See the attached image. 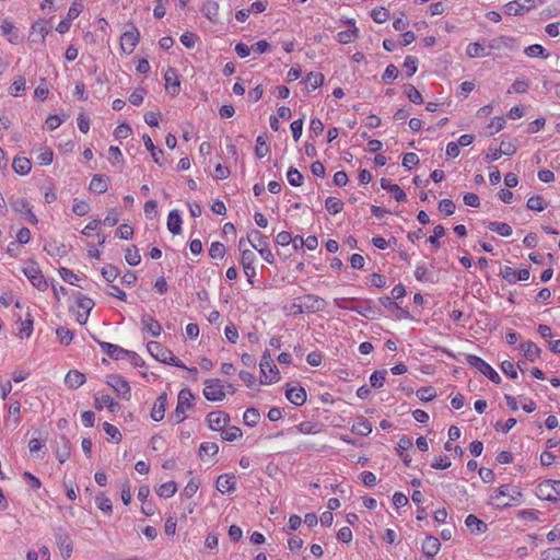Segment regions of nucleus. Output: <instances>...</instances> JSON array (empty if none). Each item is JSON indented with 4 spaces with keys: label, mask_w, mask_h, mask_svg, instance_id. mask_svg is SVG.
Returning <instances> with one entry per match:
<instances>
[{
    "label": "nucleus",
    "mask_w": 560,
    "mask_h": 560,
    "mask_svg": "<svg viewBox=\"0 0 560 560\" xmlns=\"http://www.w3.org/2000/svg\"><path fill=\"white\" fill-rule=\"evenodd\" d=\"M440 540L434 536H427L422 544V551L429 558H433L440 550Z\"/></svg>",
    "instance_id": "nucleus-23"
},
{
    "label": "nucleus",
    "mask_w": 560,
    "mask_h": 560,
    "mask_svg": "<svg viewBox=\"0 0 560 560\" xmlns=\"http://www.w3.org/2000/svg\"><path fill=\"white\" fill-rule=\"evenodd\" d=\"M466 361L469 365L477 369L480 373H482L485 376H487L493 383H495V384L501 383L500 375L495 372V370L490 364H488L481 358H479L475 354H468L466 357Z\"/></svg>",
    "instance_id": "nucleus-5"
},
{
    "label": "nucleus",
    "mask_w": 560,
    "mask_h": 560,
    "mask_svg": "<svg viewBox=\"0 0 560 560\" xmlns=\"http://www.w3.org/2000/svg\"><path fill=\"white\" fill-rule=\"evenodd\" d=\"M142 329L153 337H159L162 331V327L158 320H155L151 315L144 314L141 317Z\"/></svg>",
    "instance_id": "nucleus-17"
},
{
    "label": "nucleus",
    "mask_w": 560,
    "mask_h": 560,
    "mask_svg": "<svg viewBox=\"0 0 560 560\" xmlns=\"http://www.w3.org/2000/svg\"><path fill=\"white\" fill-rule=\"evenodd\" d=\"M12 168L19 175H27L31 172L32 163L27 158L15 156L12 162Z\"/></svg>",
    "instance_id": "nucleus-28"
},
{
    "label": "nucleus",
    "mask_w": 560,
    "mask_h": 560,
    "mask_svg": "<svg viewBox=\"0 0 560 560\" xmlns=\"http://www.w3.org/2000/svg\"><path fill=\"white\" fill-rule=\"evenodd\" d=\"M225 255V246L220 242H213L209 248V256L212 259L223 258Z\"/></svg>",
    "instance_id": "nucleus-53"
},
{
    "label": "nucleus",
    "mask_w": 560,
    "mask_h": 560,
    "mask_svg": "<svg viewBox=\"0 0 560 560\" xmlns=\"http://www.w3.org/2000/svg\"><path fill=\"white\" fill-rule=\"evenodd\" d=\"M418 164H419V158L416 153L409 152L404 155V158H402V166L404 167L411 170L412 167H415Z\"/></svg>",
    "instance_id": "nucleus-63"
},
{
    "label": "nucleus",
    "mask_w": 560,
    "mask_h": 560,
    "mask_svg": "<svg viewBox=\"0 0 560 560\" xmlns=\"http://www.w3.org/2000/svg\"><path fill=\"white\" fill-rule=\"evenodd\" d=\"M404 68L407 70V77H412L418 69V60L413 56H407L405 58Z\"/></svg>",
    "instance_id": "nucleus-59"
},
{
    "label": "nucleus",
    "mask_w": 560,
    "mask_h": 560,
    "mask_svg": "<svg viewBox=\"0 0 560 560\" xmlns=\"http://www.w3.org/2000/svg\"><path fill=\"white\" fill-rule=\"evenodd\" d=\"M147 349L150 352V354L158 361L162 363L170 362V359H172V351L167 348H164L160 342L158 341H150L147 343Z\"/></svg>",
    "instance_id": "nucleus-12"
},
{
    "label": "nucleus",
    "mask_w": 560,
    "mask_h": 560,
    "mask_svg": "<svg viewBox=\"0 0 560 560\" xmlns=\"http://www.w3.org/2000/svg\"><path fill=\"white\" fill-rule=\"evenodd\" d=\"M219 452V446L215 443L205 442L199 447V456L203 455L214 456Z\"/></svg>",
    "instance_id": "nucleus-55"
},
{
    "label": "nucleus",
    "mask_w": 560,
    "mask_h": 560,
    "mask_svg": "<svg viewBox=\"0 0 560 560\" xmlns=\"http://www.w3.org/2000/svg\"><path fill=\"white\" fill-rule=\"evenodd\" d=\"M526 206H527V208L529 210H535V211H542L546 208V203H545L544 198L541 196H532L527 200V205Z\"/></svg>",
    "instance_id": "nucleus-54"
},
{
    "label": "nucleus",
    "mask_w": 560,
    "mask_h": 560,
    "mask_svg": "<svg viewBox=\"0 0 560 560\" xmlns=\"http://www.w3.org/2000/svg\"><path fill=\"white\" fill-rule=\"evenodd\" d=\"M10 206L19 213H25L26 209L30 208V203L23 198L10 199Z\"/></svg>",
    "instance_id": "nucleus-60"
},
{
    "label": "nucleus",
    "mask_w": 560,
    "mask_h": 560,
    "mask_svg": "<svg viewBox=\"0 0 560 560\" xmlns=\"http://www.w3.org/2000/svg\"><path fill=\"white\" fill-rule=\"evenodd\" d=\"M445 233H446V231H445L444 226L436 225L433 230V235L429 236L428 242L430 244H432L433 246L439 247L440 246L439 238L444 236Z\"/></svg>",
    "instance_id": "nucleus-62"
},
{
    "label": "nucleus",
    "mask_w": 560,
    "mask_h": 560,
    "mask_svg": "<svg viewBox=\"0 0 560 560\" xmlns=\"http://www.w3.org/2000/svg\"><path fill=\"white\" fill-rule=\"evenodd\" d=\"M269 153V147L266 143L265 136L260 135L256 140L255 154L258 159L266 156Z\"/></svg>",
    "instance_id": "nucleus-48"
},
{
    "label": "nucleus",
    "mask_w": 560,
    "mask_h": 560,
    "mask_svg": "<svg viewBox=\"0 0 560 560\" xmlns=\"http://www.w3.org/2000/svg\"><path fill=\"white\" fill-rule=\"evenodd\" d=\"M182 223H183V221H182L178 210L170 211L168 217H167V230L172 234H174V235L180 234Z\"/></svg>",
    "instance_id": "nucleus-25"
},
{
    "label": "nucleus",
    "mask_w": 560,
    "mask_h": 560,
    "mask_svg": "<svg viewBox=\"0 0 560 560\" xmlns=\"http://www.w3.org/2000/svg\"><path fill=\"white\" fill-rule=\"evenodd\" d=\"M140 39V33L135 25L130 26V30L126 31L120 37L121 50L126 54H131Z\"/></svg>",
    "instance_id": "nucleus-10"
},
{
    "label": "nucleus",
    "mask_w": 560,
    "mask_h": 560,
    "mask_svg": "<svg viewBox=\"0 0 560 560\" xmlns=\"http://www.w3.org/2000/svg\"><path fill=\"white\" fill-rule=\"evenodd\" d=\"M325 207L330 214H337L342 211L343 202L336 197H328L325 201Z\"/></svg>",
    "instance_id": "nucleus-41"
},
{
    "label": "nucleus",
    "mask_w": 560,
    "mask_h": 560,
    "mask_svg": "<svg viewBox=\"0 0 560 560\" xmlns=\"http://www.w3.org/2000/svg\"><path fill=\"white\" fill-rule=\"evenodd\" d=\"M125 259L130 266H137L140 264L141 256L135 245H131L126 249Z\"/></svg>",
    "instance_id": "nucleus-43"
},
{
    "label": "nucleus",
    "mask_w": 560,
    "mask_h": 560,
    "mask_svg": "<svg viewBox=\"0 0 560 560\" xmlns=\"http://www.w3.org/2000/svg\"><path fill=\"white\" fill-rule=\"evenodd\" d=\"M248 242L250 245L258 250L261 257L269 264L275 261L272 252L269 249L266 236L259 231L255 230L248 235Z\"/></svg>",
    "instance_id": "nucleus-4"
},
{
    "label": "nucleus",
    "mask_w": 560,
    "mask_h": 560,
    "mask_svg": "<svg viewBox=\"0 0 560 560\" xmlns=\"http://www.w3.org/2000/svg\"><path fill=\"white\" fill-rule=\"evenodd\" d=\"M405 93L410 102L415 104L423 103L421 93L412 84L405 85Z\"/></svg>",
    "instance_id": "nucleus-45"
},
{
    "label": "nucleus",
    "mask_w": 560,
    "mask_h": 560,
    "mask_svg": "<svg viewBox=\"0 0 560 560\" xmlns=\"http://www.w3.org/2000/svg\"><path fill=\"white\" fill-rule=\"evenodd\" d=\"M285 396L295 406H302L306 401V392L301 386L288 388Z\"/></svg>",
    "instance_id": "nucleus-21"
},
{
    "label": "nucleus",
    "mask_w": 560,
    "mask_h": 560,
    "mask_svg": "<svg viewBox=\"0 0 560 560\" xmlns=\"http://www.w3.org/2000/svg\"><path fill=\"white\" fill-rule=\"evenodd\" d=\"M166 402H167V396H166V393H163L158 397V399L154 402V406L151 410V418L154 421L158 422V421L163 420L164 415H165Z\"/></svg>",
    "instance_id": "nucleus-20"
},
{
    "label": "nucleus",
    "mask_w": 560,
    "mask_h": 560,
    "mask_svg": "<svg viewBox=\"0 0 560 560\" xmlns=\"http://www.w3.org/2000/svg\"><path fill=\"white\" fill-rule=\"evenodd\" d=\"M436 396V390L432 386L421 387L417 390V397L422 401H430Z\"/></svg>",
    "instance_id": "nucleus-50"
},
{
    "label": "nucleus",
    "mask_w": 560,
    "mask_h": 560,
    "mask_svg": "<svg viewBox=\"0 0 560 560\" xmlns=\"http://www.w3.org/2000/svg\"><path fill=\"white\" fill-rule=\"evenodd\" d=\"M217 490L221 493L233 492L236 489V477L233 474H224L217 479Z\"/></svg>",
    "instance_id": "nucleus-14"
},
{
    "label": "nucleus",
    "mask_w": 560,
    "mask_h": 560,
    "mask_svg": "<svg viewBox=\"0 0 560 560\" xmlns=\"http://www.w3.org/2000/svg\"><path fill=\"white\" fill-rule=\"evenodd\" d=\"M352 432L363 436L369 435L372 432V424L366 418L357 417L352 424Z\"/></svg>",
    "instance_id": "nucleus-26"
},
{
    "label": "nucleus",
    "mask_w": 560,
    "mask_h": 560,
    "mask_svg": "<svg viewBox=\"0 0 560 560\" xmlns=\"http://www.w3.org/2000/svg\"><path fill=\"white\" fill-rule=\"evenodd\" d=\"M218 9H219V5L217 2L214 1H207L203 7H202V12L203 14L209 18L210 20H212L213 18L217 16L218 14Z\"/></svg>",
    "instance_id": "nucleus-61"
},
{
    "label": "nucleus",
    "mask_w": 560,
    "mask_h": 560,
    "mask_svg": "<svg viewBox=\"0 0 560 560\" xmlns=\"http://www.w3.org/2000/svg\"><path fill=\"white\" fill-rule=\"evenodd\" d=\"M102 350L113 360H119L125 354H129V351L114 343L97 340Z\"/></svg>",
    "instance_id": "nucleus-16"
},
{
    "label": "nucleus",
    "mask_w": 560,
    "mask_h": 560,
    "mask_svg": "<svg viewBox=\"0 0 560 560\" xmlns=\"http://www.w3.org/2000/svg\"><path fill=\"white\" fill-rule=\"evenodd\" d=\"M55 539L61 556L68 559L72 553V541L69 535L65 530L58 529L55 534Z\"/></svg>",
    "instance_id": "nucleus-13"
},
{
    "label": "nucleus",
    "mask_w": 560,
    "mask_h": 560,
    "mask_svg": "<svg viewBox=\"0 0 560 560\" xmlns=\"http://www.w3.org/2000/svg\"><path fill=\"white\" fill-rule=\"evenodd\" d=\"M242 430L238 427H230L226 430L221 431L222 439L229 442L235 441L242 438Z\"/></svg>",
    "instance_id": "nucleus-46"
},
{
    "label": "nucleus",
    "mask_w": 560,
    "mask_h": 560,
    "mask_svg": "<svg viewBox=\"0 0 560 560\" xmlns=\"http://www.w3.org/2000/svg\"><path fill=\"white\" fill-rule=\"evenodd\" d=\"M466 54L470 58H479L490 56V51H486V48L480 43H470L467 46Z\"/></svg>",
    "instance_id": "nucleus-34"
},
{
    "label": "nucleus",
    "mask_w": 560,
    "mask_h": 560,
    "mask_svg": "<svg viewBox=\"0 0 560 560\" xmlns=\"http://www.w3.org/2000/svg\"><path fill=\"white\" fill-rule=\"evenodd\" d=\"M142 139L147 150L151 152L154 162L159 165H162L163 163L161 161V158L163 156V151L161 149L155 148L152 139L148 135H143Z\"/></svg>",
    "instance_id": "nucleus-33"
},
{
    "label": "nucleus",
    "mask_w": 560,
    "mask_h": 560,
    "mask_svg": "<svg viewBox=\"0 0 560 560\" xmlns=\"http://www.w3.org/2000/svg\"><path fill=\"white\" fill-rule=\"evenodd\" d=\"M72 211L79 215L83 217L89 213L90 211V205L86 201L74 199Z\"/></svg>",
    "instance_id": "nucleus-58"
},
{
    "label": "nucleus",
    "mask_w": 560,
    "mask_h": 560,
    "mask_svg": "<svg viewBox=\"0 0 560 560\" xmlns=\"http://www.w3.org/2000/svg\"><path fill=\"white\" fill-rule=\"evenodd\" d=\"M94 406L96 409L101 410L104 406H106L110 412H115L118 410L119 405L109 395H102L94 397Z\"/></svg>",
    "instance_id": "nucleus-29"
},
{
    "label": "nucleus",
    "mask_w": 560,
    "mask_h": 560,
    "mask_svg": "<svg viewBox=\"0 0 560 560\" xmlns=\"http://www.w3.org/2000/svg\"><path fill=\"white\" fill-rule=\"evenodd\" d=\"M381 187L384 190L390 191L394 198L399 202L405 201L407 198L406 192L397 184H392L386 178L381 179Z\"/></svg>",
    "instance_id": "nucleus-27"
},
{
    "label": "nucleus",
    "mask_w": 560,
    "mask_h": 560,
    "mask_svg": "<svg viewBox=\"0 0 560 560\" xmlns=\"http://www.w3.org/2000/svg\"><path fill=\"white\" fill-rule=\"evenodd\" d=\"M357 32L358 28L354 26V23H352L350 28L341 31L337 34L338 42L341 44H349L353 42L357 37Z\"/></svg>",
    "instance_id": "nucleus-39"
},
{
    "label": "nucleus",
    "mask_w": 560,
    "mask_h": 560,
    "mask_svg": "<svg viewBox=\"0 0 560 560\" xmlns=\"http://www.w3.org/2000/svg\"><path fill=\"white\" fill-rule=\"evenodd\" d=\"M325 306V300L313 294L296 298L292 304V307L295 308V313L298 314L305 312H319L323 311Z\"/></svg>",
    "instance_id": "nucleus-2"
},
{
    "label": "nucleus",
    "mask_w": 560,
    "mask_h": 560,
    "mask_svg": "<svg viewBox=\"0 0 560 560\" xmlns=\"http://www.w3.org/2000/svg\"><path fill=\"white\" fill-rule=\"evenodd\" d=\"M287 178L290 185L299 187L303 184L304 177L301 172L295 167H290L287 173Z\"/></svg>",
    "instance_id": "nucleus-44"
},
{
    "label": "nucleus",
    "mask_w": 560,
    "mask_h": 560,
    "mask_svg": "<svg viewBox=\"0 0 560 560\" xmlns=\"http://www.w3.org/2000/svg\"><path fill=\"white\" fill-rule=\"evenodd\" d=\"M521 350L526 360L534 362L540 355V348L533 341H527L521 345Z\"/></svg>",
    "instance_id": "nucleus-30"
},
{
    "label": "nucleus",
    "mask_w": 560,
    "mask_h": 560,
    "mask_svg": "<svg viewBox=\"0 0 560 560\" xmlns=\"http://www.w3.org/2000/svg\"><path fill=\"white\" fill-rule=\"evenodd\" d=\"M177 491V485L175 481H167L160 486V488L156 490L158 495L162 498H171L173 497Z\"/></svg>",
    "instance_id": "nucleus-40"
},
{
    "label": "nucleus",
    "mask_w": 560,
    "mask_h": 560,
    "mask_svg": "<svg viewBox=\"0 0 560 560\" xmlns=\"http://www.w3.org/2000/svg\"><path fill=\"white\" fill-rule=\"evenodd\" d=\"M205 397L210 401H221L225 397L224 386L218 378H210L205 382Z\"/></svg>",
    "instance_id": "nucleus-8"
},
{
    "label": "nucleus",
    "mask_w": 560,
    "mask_h": 560,
    "mask_svg": "<svg viewBox=\"0 0 560 560\" xmlns=\"http://www.w3.org/2000/svg\"><path fill=\"white\" fill-rule=\"evenodd\" d=\"M0 32L3 36H8L9 42L12 44H19L21 42V36L18 30L11 22L7 20L3 21L2 24L0 25Z\"/></svg>",
    "instance_id": "nucleus-24"
},
{
    "label": "nucleus",
    "mask_w": 560,
    "mask_h": 560,
    "mask_svg": "<svg viewBox=\"0 0 560 560\" xmlns=\"http://www.w3.org/2000/svg\"><path fill=\"white\" fill-rule=\"evenodd\" d=\"M524 52L528 57H541L544 59H547L549 57L548 54H545V48L539 44H534L525 48Z\"/></svg>",
    "instance_id": "nucleus-47"
},
{
    "label": "nucleus",
    "mask_w": 560,
    "mask_h": 560,
    "mask_svg": "<svg viewBox=\"0 0 560 560\" xmlns=\"http://www.w3.org/2000/svg\"><path fill=\"white\" fill-rule=\"evenodd\" d=\"M58 340L62 345H69L73 339V332L67 327H58L56 329Z\"/></svg>",
    "instance_id": "nucleus-51"
},
{
    "label": "nucleus",
    "mask_w": 560,
    "mask_h": 560,
    "mask_svg": "<svg viewBox=\"0 0 560 560\" xmlns=\"http://www.w3.org/2000/svg\"><path fill=\"white\" fill-rule=\"evenodd\" d=\"M108 188V177L104 175H94L90 183V190L95 194H103Z\"/></svg>",
    "instance_id": "nucleus-32"
},
{
    "label": "nucleus",
    "mask_w": 560,
    "mask_h": 560,
    "mask_svg": "<svg viewBox=\"0 0 560 560\" xmlns=\"http://www.w3.org/2000/svg\"><path fill=\"white\" fill-rule=\"evenodd\" d=\"M259 419L260 413L258 409L254 407L247 408L243 416L244 423L248 427H255L258 423Z\"/></svg>",
    "instance_id": "nucleus-38"
},
{
    "label": "nucleus",
    "mask_w": 560,
    "mask_h": 560,
    "mask_svg": "<svg viewBox=\"0 0 560 560\" xmlns=\"http://www.w3.org/2000/svg\"><path fill=\"white\" fill-rule=\"evenodd\" d=\"M95 503L97 508L104 513L110 514L113 512L112 501L104 493H98L95 497Z\"/></svg>",
    "instance_id": "nucleus-42"
},
{
    "label": "nucleus",
    "mask_w": 560,
    "mask_h": 560,
    "mask_svg": "<svg viewBox=\"0 0 560 560\" xmlns=\"http://www.w3.org/2000/svg\"><path fill=\"white\" fill-rule=\"evenodd\" d=\"M522 493L517 487L503 485L491 495V501L498 508H508L521 503Z\"/></svg>",
    "instance_id": "nucleus-1"
},
{
    "label": "nucleus",
    "mask_w": 560,
    "mask_h": 560,
    "mask_svg": "<svg viewBox=\"0 0 560 560\" xmlns=\"http://www.w3.org/2000/svg\"><path fill=\"white\" fill-rule=\"evenodd\" d=\"M488 229L504 237L512 234V228L504 222L491 221L488 223Z\"/></svg>",
    "instance_id": "nucleus-35"
},
{
    "label": "nucleus",
    "mask_w": 560,
    "mask_h": 560,
    "mask_svg": "<svg viewBox=\"0 0 560 560\" xmlns=\"http://www.w3.org/2000/svg\"><path fill=\"white\" fill-rule=\"evenodd\" d=\"M538 0H514L504 5V12L508 15H523L536 8ZM541 2V0H539Z\"/></svg>",
    "instance_id": "nucleus-7"
},
{
    "label": "nucleus",
    "mask_w": 560,
    "mask_h": 560,
    "mask_svg": "<svg viewBox=\"0 0 560 560\" xmlns=\"http://www.w3.org/2000/svg\"><path fill=\"white\" fill-rule=\"evenodd\" d=\"M259 366H260V373H261L260 383L272 384L279 380L278 368L273 363L271 354L268 350H266L262 353Z\"/></svg>",
    "instance_id": "nucleus-3"
},
{
    "label": "nucleus",
    "mask_w": 560,
    "mask_h": 560,
    "mask_svg": "<svg viewBox=\"0 0 560 560\" xmlns=\"http://www.w3.org/2000/svg\"><path fill=\"white\" fill-rule=\"evenodd\" d=\"M542 560H560V548H549L542 552Z\"/></svg>",
    "instance_id": "nucleus-64"
},
{
    "label": "nucleus",
    "mask_w": 560,
    "mask_h": 560,
    "mask_svg": "<svg viewBox=\"0 0 560 560\" xmlns=\"http://www.w3.org/2000/svg\"><path fill=\"white\" fill-rule=\"evenodd\" d=\"M194 398L195 397L189 388H183L178 393L177 406L174 411L176 423H180L186 419L185 412L187 409L191 408Z\"/></svg>",
    "instance_id": "nucleus-6"
},
{
    "label": "nucleus",
    "mask_w": 560,
    "mask_h": 560,
    "mask_svg": "<svg viewBox=\"0 0 560 560\" xmlns=\"http://www.w3.org/2000/svg\"><path fill=\"white\" fill-rule=\"evenodd\" d=\"M306 88L315 90L324 82V75L320 72H310L305 78Z\"/></svg>",
    "instance_id": "nucleus-37"
},
{
    "label": "nucleus",
    "mask_w": 560,
    "mask_h": 560,
    "mask_svg": "<svg viewBox=\"0 0 560 560\" xmlns=\"http://www.w3.org/2000/svg\"><path fill=\"white\" fill-rule=\"evenodd\" d=\"M466 526L472 534H482L487 530V524L479 520L476 515L469 514L465 520Z\"/></svg>",
    "instance_id": "nucleus-31"
},
{
    "label": "nucleus",
    "mask_w": 560,
    "mask_h": 560,
    "mask_svg": "<svg viewBox=\"0 0 560 560\" xmlns=\"http://www.w3.org/2000/svg\"><path fill=\"white\" fill-rule=\"evenodd\" d=\"M85 381V375L78 370H70L65 377V383L69 388H79Z\"/></svg>",
    "instance_id": "nucleus-22"
},
{
    "label": "nucleus",
    "mask_w": 560,
    "mask_h": 560,
    "mask_svg": "<svg viewBox=\"0 0 560 560\" xmlns=\"http://www.w3.org/2000/svg\"><path fill=\"white\" fill-rule=\"evenodd\" d=\"M371 16L376 23H384L388 20L389 12L387 9L380 7L372 10Z\"/></svg>",
    "instance_id": "nucleus-56"
},
{
    "label": "nucleus",
    "mask_w": 560,
    "mask_h": 560,
    "mask_svg": "<svg viewBox=\"0 0 560 560\" xmlns=\"http://www.w3.org/2000/svg\"><path fill=\"white\" fill-rule=\"evenodd\" d=\"M24 273L35 288H37L40 291H45L47 289V281L44 279L42 272L37 268H25Z\"/></svg>",
    "instance_id": "nucleus-15"
},
{
    "label": "nucleus",
    "mask_w": 560,
    "mask_h": 560,
    "mask_svg": "<svg viewBox=\"0 0 560 560\" xmlns=\"http://www.w3.org/2000/svg\"><path fill=\"white\" fill-rule=\"evenodd\" d=\"M56 456L59 463H65L70 457V442L66 436L56 440Z\"/></svg>",
    "instance_id": "nucleus-19"
},
{
    "label": "nucleus",
    "mask_w": 560,
    "mask_h": 560,
    "mask_svg": "<svg viewBox=\"0 0 560 560\" xmlns=\"http://www.w3.org/2000/svg\"><path fill=\"white\" fill-rule=\"evenodd\" d=\"M229 422L230 416L224 411H211L207 415V423L212 431H222Z\"/></svg>",
    "instance_id": "nucleus-11"
},
{
    "label": "nucleus",
    "mask_w": 560,
    "mask_h": 560,
    "mask_svg": "<svg viewBox=\"0 0 560 560\" xmlns=\"http://www.w3.org/2000/svg\"><path fill=\"white\" fill-rule=\"evenodd\" d=\"M322 424L312 421H304L296 425L299 432L303 434H317L322 431Z\"/></svg>",
    "instance_id": "nucleus-36"
},
{
    "label": "nucleus",
    "mask_w": 560,
    "mask_h": 560,
    "mask_svg": "<svg viewBox=\"0 0 560 560\" xmlns=\"http://www.w3.org/2000/svg\"><path fill=\"white\" fill-rule=\"evenodd\" d=\"M106 383L119 395L122 399L129 400L130 386L129 383L118 374L107 375Z\"/></svg>",
    "instance_id": "nucleus-9"
},
{
    "label": "nucleus",
    "mask_w": 560,
    "mask_h": 560,
    "mask_svg": "<svg viewBox=\"0 0 560 560\" xmlns=\"http://www.w3.org/2000/svg\"><path fill=\"white\" fill-rule=\"evenodd\" d=\"M165 86L172 95H176L179 92V81L177 72L174 68L168 67L164 73Z\"/></svg>",
    "instance_id": "nucleus-18"
},
{
    "label": "nucleus",
    "mask_w": 560,
    "mask_h": 560,
    "mask_svg": "<svg viewBox=\"0 0 560 560\" xmlns=\"http://www.w3.org/2000/svg\"><path fill=\"white\" fill-rule=\"evenodd\" d=\"M59 275L63 281L72 284V285H78L81 288V285L79 283H77L79 278L72 270H70L66 267H61V268H59Z\"/></svg>",
    "instance_id": "nucleus-49"
},
{
    "label": "nucleus",
    "mask_w": 560,
    "mask_h": 560,
    "mask_svg": "<svg viewBox=\"0 0 560 560\" xmlns=\"http://www.w3.org/2000/svg\"><path fill=\"white\" fill-rule=\"evenodd\" d=\"M386 374V370L373 372L370 376L371 386L374 388H381L384 385Z\"/></svg>",
    "instance_id": "nucleus-52"
},
{
    "label": "nucleus",
    "mask_w": 560,
    "mask_h": 560,
    "mask_svg": "<svg viewBox=\"0 0 560 560\" xmlns=\"http://www.w3.org/2000/svg\"><path fill=\"white\" fill-rule=\"evenodd\" d=\"M102 276L106 281L112 282L119 276V271L114 265H106L102 268Z\"/></svg>",
    "instance_id": "nucleus-57"
}]
</instances>
